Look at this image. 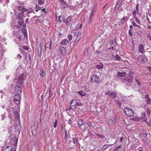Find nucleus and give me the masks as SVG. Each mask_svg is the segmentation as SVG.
I'll use <instances>...</instances> for the list:
<instances>
[{
  "label": "nucleus",
  "mask_w": 151,
  "mask_h": 151,
  "mask_svg": "<svg viewBox=\"0 0 151 151\" xmlns=\"http://www.w3.org/2000/svg\"><path fill=\"white\" fill-rule=\"evenodd\" d=\"M24 75L23 73L19 76L16 79V83L17 85H16L14 91L16 93V94H19L22 92V84L23 80V77Z\"/></svg>",
  "instance_id": "1"
},
{
  "label": "nucleus",
  "mask_w": 151,
  "mask_h": 151,
  "mask_svg": "<svg viewBox=\"0 0 151 151\" xmlns=\"http://www.w3.org/2000/svg\"><path fill=\"white\" fill-rule=\"evenodd\" d=\"M133 79L132 77L130 75H128L123 80L124 83H126L127 85H129L130 86H132V84L131 83L133 84L134 83L132 82Z\"/></svg>",
  "instance_id": "2"
},
{
  "label": "nucleus",
  "mask_w": 151,
  "mask_h": 151,
  "mask_svg": "<svg viewBox=\"0 0 151 151\" xmlns=\"http://www.w3.org/2000/svg\"><path fill=\"white\" fill-rule=\"evenodd\" d=\"M79 105V103L78 102V100L76 99H73L70 102V108L69 109H72L73 110L76 109L77 106Z\"/></svg>",
  "instance_id": "3"
},
{
  "label": "nucleus",
  "mask_w": 151,
  "mask_h": 151,
  "mask_svg": "<svg viewBox=\"0 0 151 151\" xmlns=\"http://www.w3.org/2000/svg\"><path fill=\"white\" fill-rule=\"evenodd\" d=\"M125 114L128 116H132L134 115L133 110L129 107H126L124 109Z\"/></svg>",
  "instance_id": "4"
},
{
  "label": "nucleus",
  "mask_w": 151,
  "mask_h": 151,
  "mask_svg": "<svg viewBox=\"0 0 151 151\" xmlns=\"http://www.w3.org/2000/svg\"><path fill=\"white\" fill-rule=\"evenodd\" d=\"M147 61V58L145 55H141L138 58V61L141 63H144Z\"/></svg>",
  "instance_id": "5"
},
{
  "label": "nucleus",
  "mask_w": 151,
  "mask_h": 151,
  "mask_svg": "<svg viewBox=\"0 0 151 151\" xmlns=\"http://www.w3.org/2000/svg\"><path fill=\"white\" fill-rule=\"evenodd\" d=\"M105 94H106L113 98H115L116 96V95L115 92L110 90H108L107 91L105 92Z\"/></svg>",
  "instance_id": "6"
},
{
  "label": "nucleus",
  "mask_w": 151,
  "mask_h": 151,
  "mask_svg": "<svg viewBox=\"0 0 151 151\" xmlns=\"http://www.w3.org/2000/svg\"><path fill=\"white\" fill-rule=\"evenodd\" d=\"M20 96L19 94H16L14 97V102L16 104L18 105L20 102Z\"/></svg>",
  "instance_id": "7"
},
{
  "label": "nucleus",
  "mask_w": 151,
  "mask_h": 151,
  "mask_svg": "<svg viewBox=\"0 0 151 151\" xmlns=\"http://www.w3.org/2000/svg\"><path fill=\"white\" fill-rule=\"evenodd\" d=\"M135 80L136 82L137 83V87L136 88H138V89H136L137 90H140V88L141 86L142 85V83L141 82V80L138 78H135Z\"/></svg>",
  "instance_id": "8"
},
{
  "label": "nucleus",
  "mask_w": 151,
  "mask_h": 151,
  "mask_svg": "<svg viewBox=\"0 0 151 151\" xmlns=\"http://www.w3.org/2000/svg\"><path fill=\"white\" fill-rule=\"evenodd\" d=\"M99 77L96 75H92L91 77V80L92 82H99Z\"/></svg>",
  "instance_id": "9"
},
{
  "label": "nucleus",
  "mask_w": 151,
  "mask_h": 151,
  "mask_svg": "<svg viewBox=\"0 0 151 151\" xmlns=\"http://www.w3.org/2000/svg\"><path fill=\"white\" fill-rule=\"evenodd\" d=\"M138 51L139 52L143 54L145 52V47L143 45H139L138 46Z\"/></svg>",
  "instance_id": "10"
},
{
  "label": "nucleus",
  "mask_w": 151,
  "mask_h": 151,
  "mask_svg": "<svg viewBox=\"0 0 151 151\" xmlns=\"http://www.w3.org/2000/svg\"><path fill=\"white\" fill-rule=\"evenodd\" d=\"M26 14H23V13H19L18 14V16L17 17V19L21 21H22L23 19H24L26 17L25 15Z\"/></svg>",
  "instance_id": "11"
},
{
  "label": "nucleus",
  "mask_w": 151,
  "mask_h": 151,
  "mask_svg": "<svg viewBox=\"0 0 151 151\" xmlns=\"http://www.w3.org/2000/svg\"><path fill=\"white\" fill-rule=\"evenodd\" d=\"M84 124V122L82 119H80L78 121V127L80 129H83L84 128V127H83V126Z\"/></svg>",
  "instance_id": "12"
},
{
  "label": "nucleus",
  "mask_w": 151,
  "mask_h": 151,
  "mask_svg": "<svg viewBox=\"0 0 151 151\" xmlns=\"http://www.w3.org/2000/svg\"><path fill=\"white\" fill-rule=\"evenodd\" d=\"M3 151H16L15 149L10 146H7L4 149Z\"/></svg>",
  "instance_id": "13"
},
{
  "label": "nucleus",
  "mask_w": 151,
  "mask_h": 151,
  "mask_svg": "<svg viewBox=\"0 0 151 151\" xmlns=\"http://www.w3.org/2000/svg\"><path fill=\"white\" fill-rule=\"evenodd\" d=\"M17 9L19 11H21L22 12L21 13H24L28 10L27 9L21 6H18Z\"/></svg>",
  "instance_id": "14"
},
{
  "label": "nucleus",
  "mask_w": 151,
  "mask_h": 151,
  "mask_svg": "<svg viewBox=\"0 0 151 151\" xmlns=\"http://www.w3.org/2000/svg\"><path fill=\"white\" fill-rule=\"evenodd\" d=\"M69 42V41H68L67 39H65L62 40L60 42V44L63 45H65Z\"/></svg>",
  "instance_id": "15"
},
{
  "label": "nucleus",
  "mask_w": 151,
  "mask_h": 151,
  "mask_svg": "<svg viewBox=\"0 0 151 151\" xmlns=\"http://www.w3.org/2000/svg\"><path fill=\"white\" fill-rule=\"evenodd\" d=\"M116 120L115 118H114L113 119H110L108 120L109 124L111 125H115L116 123Z\"/></svg>",
  "instance_id": "16"
},
{
  "label": "nucleus",
  "mask_w": 151,
  "mask_h": 151,
  "mask_svg": "<svg viewBox=\"0 0 151 151\" xmlns=\"http://www.w3.org/2000/svg\"><path fill=\"white\" fill-rule=\"evenodd\" d=\"M60 50L61 54L63 55H65L66 53V50L65 48L62 46L60 47Z\"/></svg>",
  "instance_id": "17"
},
{
  "label": "nucleus",
  "mask_w": 151,
  "mask_h": 151,
  "mask_svg": "<svg viewBox=\"0 0 151 151\" xmlns=\"http://www.w3.org/2000/svg\"><path fill=\"white\" fill-rule=\"evenodd\" d=\"M121 2L120 1H119L115 5V8L114 9V12H117L118 11L119 8L120 7V4H121Z\"/></svg>",
  "instance_id": "18"
},
{
  "label": "nucleus",
  "mask_w": 151,
  "mask_h": 151,
  "mask_svg": "<svg viewBox=\"0 0 151 151\" xmlns=\"http://www.w3.org/2000/svg\"><path fill=\"white\" fill-rule=\"evenodd\" d=\"M104 66L103 64L100 62L96 65V67L98 69H102Z\"/></svg>",
  "instance_id": "19"
},
{
  "label": "nucleus",
  "mask_w": 151,
  "mask_h": 151,
  "mask_svg": "<svg viewBox=\"0 0 151 151\" xmlns=\"http://www.w3.org/2000/svg\"><path fill=\"white\" fill-rule=\"evenodd\" d=\"M17 37L18 39L20 40H22L24 39V36H23V35L20 34V32L19 33V34L17 35Z\"/></svg>",
  "instance_id": "20"
},
{
  "label": "nucleus",
  "mask_w": 151,
  "mask_h": 151,
  "mask_svg": "<svg viewBox=\"0 0 151 151\" xmlns=\"http://www.w3.org/2000/svg\"><path fill=\"white\" fill-rule=\"evenodd\" d=\"M20 34L21 35H23V36H24V37L25 36H27V34L26 30L25 29H22V32H20Z\"/></svg>",
  "instance_id": "21"
},
{
  "label": "nucleus",
  "mask_w": 151,
  "mask_h": 151,
  "mask_svg": "<svg viewBox=\"0 0 151 151\" xmlns=\"http://www.w3.org/2000/svg\"><path fill=\"white\" fill-rule=\"evenodd\" d=\"M18 24L20 26L22 27H25L26 26V24L24 20L22 21V22L19 21Z\"/></svg>",
  "instance_id": "22"
},
{
  "label": "nucleus",
  "mask_w": 151,
  "mask_h": 151,
  "mask_svg": "<svg viewBox=\"0 0 151 151\" xmlns=\"http://www.w3.org/2000/svg\"><path fill=\"white\" fill-rule=\"evenodd\" d=\"M72 19V17L69 16L66 19V25H68L69 24V23Z\"/></svg>",
  "instance_id": "23"
},
{
  "label": "nucleus",
  "mask_w": 151,
  "mask_h": 151,
  "mask_svg": "<svg viewBox=\"0 0 151 151\" xmlns=\"http://www.w3.org/2000/svg\"><path fill=\"white\" fill-rule=\"evenodd\" d=\"M128 20V17L127 16H124L122 19L120 21V22L123 24L126 21Z\"/></svg>",
  "instance_id": "24"
},
{
  "label": "nucleus",
  "mask_w": 151,
  "mask_h": 151,
  "mask_svg": "<svg viewBox=\"0 0 151 151\" xmlns=\"http://www.w3.org/2000/svg\"><path fill=\"white\" fill-rule=\"evenodd\" d=\"M78 93L79 95L81 96H85L87 95V94L84 91H80L78 92Z\"/></svg>",
  "instance_id": "25"
},
{
  "label": "nucleus",
  "mask_w": 151,
  "mask_h": 151,
  "mask_svg": "<svg viewBox=\"0 0 151 151\" xmlns=\"http://www.w3.org/2000/svg\"><path fill=\"white\" fill-rule=\"evenodd\" d=\"M40 75L42 77H44L45 76L46 72L41 69L40 70Z\"/></svg>",
  "instance_id": "26"
},
{
  "label": "nucleus",
  "mask_w": 151,
  "mask_h": 151,
  "mask_svg": "<svg viewBox=\"0 0 151 151\" xmlns=\"http://www.w3.org/2000/svg\"><path fill=\"white\" fill-rule=\"evenodd\" d=\"M126 73L124 72H119L118 73V76L120 77H122L125 76Z\"/></svg>",
  "instance_id": "27"
},
{
  "label": "nucleus",
  "mask_w": 151,
  "mask_h": 151,
  "mask_svg": "<svg viewBox=\"0 0 151 151\" xmlns=\"http://www.w3.org/2000/svg\"><path fill=\"white\" fill-rule=\"evenodd\" d=\"M67 118L68 119V123L69 124H72V123L71 122V116L70 115H68L67 116H66Z\"/></svg>",
  "instance_id": "28"
},
{
  "label": "nucleus",
  "mask_w": 151,
  "mask_h": 151,
  "mask_svg": "<svg viewBox=\"0 0 151 151\" xmlns=\"http://www.w3.org/2000/svg\"><path fill=\"white\" fill-rule=\"evenodd\" d=\"M142 119L144 120V121H147V119L145 117V112L142 113V115L141 117Z\"/></svg>",
  "instance_id": "29"
},
{
  "label": "nucleus",
  "mask_w": 151,
  "mask_h": 151,
  "mask_svg": "<svg viewBox=\"0 0 151 151\" xmlns=\"http://www.w3.org/2000/svg\"><path fill=\"white\" fill-rule=\"evenodd\" d=\"M37 45L38 52H41V46L40 43H39V44H37Z\"/></svg>",
  "instance_id": "30"
},
{
  "label": "nucleus",
  "mask_w": 151,
  "mask_h": 151,
  "mask_svg": "<svg viewBox=\"0 0 151 151\" xmlns=\"http://www.w3.org/2000/svg\"><path fill=\"white\" fill-rule=\"evenodd\" d=\"M14 112L15 114V117L17 119H19V116L18 112L17 111H14Z\"/></svg>",
  "instance_id": "31"
},
{
  "label": "nucleus",
  "mask_w": 151,
  "mask_h": 151,
  "mask_svg": "<svg viewBox=\"0 0 151 151\" xmlns=\"http://www.w3.org/2000/svg\"><path fill=\"white\" fill-rule=\"evenodd\" d=\"M21 126L20 124H19L17 125H16L15 126V130L16 131H19L20 130V129Z\"/></svg>",
  "instance_id": "32"
},
{
  "label": "nucleus",
  "mask_w": 151,
  "mask_h": 151,
  "mask_svg": "<svg viewBox=\"0 0 151 151\" xmlns=\"http://www.w3.org/2000/svg\"><path fill=\"white\" fill-rule=\"evenodd\" d=\"M96 11V9L95 8H93L92 10L91 13V14L90 16H91L92 17V16L94 15V14L95 13Z\"/></svg>",
  "instance_id": "33"
},
{
  "label": "nucleus",
  "mask_w": 151,
  "mask_h": 151,
  "mask_svg": "<svg viewBox=\"0 0 151 151\" xmlns=\"http://www.w3.org/2000/svg\"><path fill=\"white\" fill-rule=\"evenodd\" d=\"M146 101V102H147L148 104H150L151 103V100L150 98H149L148 96L145 97Z\"/></svg>",
  "instance_id": "34"
},
{
  "label": "nucleus",
  "mask_w": 151,
  "mask_h": 151,
  "mask_svg": "<svg viewBox=\"0 0 151 151\" xmlns=\"http://www.w3.org/2000/svg\"><path fill=\"white\" fill-rule=\"evenodd\" d=\"M73 140L74 144H76L78 142V137H76L73 138Z\"/></svg>",
  "instance_id": "35"
},
{
  "label": "nucleus",
  "mask_w": 151,
  "mask_h": 151,
  "mask_svg": "<svg viewBox=\"0 0 151 151\" xmlns=\"http://www.w3.org/2000/svg\"><path fill=\"white\" fill-rule=\"evenodd\" d=\"M45 1V0H37V2L39 4H43L44 3Z\"/></svg>",
  "instance_id": "36"
},
{
  "label": "nucleus",
  "mask_w": 151,
  "mask_h": 151,
  "mask_svg": "<svg viewBox=\"0 0 151 151\" xmlns=\"http://www.w3.org/2000/svg\"><path fill=\"white\" fill-rule=\"evenodd\" d=\"M5 51L6 50L4 48H0V52L1 54H3Z\"/></svg>",
  "instance_id": "37"
},
{
  "label": "nucleus",
  "mask_w": 151,
  "mask_h": 151,
  "mask_svg": "<svg viewBox=\"0 0 151 151\" xmlns=\"http://www.w3.org/2000/svg\"><path fill=\"white\" fill-rule=\"evenodd\" d=\"M48 44H49V48L50 49H51L52 45V41L50 40V42H47V43L46 44V45H47Z\"/></svg>",
  "instance_id": "38"
},
{
  "label": "nucleus",
  "mask_w": 151,
  "mask_h": 151,
  "mask_svg": "<svg viewBox=\"0 0 151 151\" xmlns=\"http://www.w3.org/2000/svg\"><path fill=\"white\" fill-rule=\"evenodd\" d=\"M67 37L69 39V40L68 41L70 42L72 40L73 37L71 35H68Z\"/></svg>",
  "instance_id": "39"
},
{
  "label": "nucleus",
  "mask_w": 151,
  "mask_h": 151,
  "mask_svg": "<svg viewBox=\"0 0 151 151\" xmlns=\"http://www.w3.org/2000/svg\"><path fill=\"white\" fill-rule=\"evenodd\" d=\"M62 4H63V6L64 8L67 7L68 6V4L65 1H64Z\"/></svg>",
  "instance_id": "40"
},
{
  "label": "nucleus",
  "mask_w": 151,
  "mask_h": 151,
  "mask_svg": "<svg viewBox=\"0 0 151 151\" xmlns=\"http://www.w3.org/2000/svg\"><path fill=\"white\" fill-rule=\"evenodd\" d=\"M81 38V37L79 36V35H78L77 37H76V39H75V40L74 41L75 42H78V40H79Z\"/></svg>",
  "instance_id": "41"
},
{
  "label": "nucleus",
  "mask_w": 151,
  "mask_h": 151,
  "mask_svg": "<svg viewBox=\"0 0 151 151\" xmlns=\"http://www.w3.org/2000/svg\"><path fill=\"white\" fill-rule=\"evenodd\" d=\"M116 59L117 60H119L120 59L121 57L119 56L118 55H116L115 56Z\"/></svg>",
  "instance_id": "42"
},
{
  "label": "nucleus",
  "mask_w": 151,
  "mask_h": 151,
  "mask_svg": "<svg viewBox=\"0 0 151 151\" xmlns=\"http://www.w3.org/2000/svg\"><path fill=\"white\" fill-rule=\"evenodd\" d=\"M136 22V23L138 24H141V23L140 21L138 19V18L136 19H135Z\"/></svg>",
  "instance_id": "43"
},
{
  "label": "nucleus",
  "mask_w": 151,
  "mask_h": 151,
  "mask_svg": "<svg viewBox=\"0 0 151 151\" xmlns=\"http://www.w3.org/2000/svg\"><path fill=\"white\" fill-rule=\"evenodd\" d=\"M108 147V145H105L103 146V148L104 150H106Z\"/></svg>",
  "instance_id": "44"
},
{
  "label": "nucleus",
  "mask_w": 151,
  "mask_h": 151,
  "mask_svg": "<svg viewBox=\"0 0 151 151\" xmlns=\"http://www.w3.org/2000/svg\"><path fill=\"white\" fill-rule=\"evenodd\" d=\"M79 32L78 31H76L74 33V36H77L79 35Z\"/></svg>",
  "instance_id": "45"
},
{
  "label": "nucleus",
  "mask_w": 151,
  "mask_h": 151,
  "mask_svg": "<svg viewBox=\"0 0 151 151\" xmlns=\"http://www.w3.org/2000/svg\"><path fill=\"white\" fill-rule=\"evenodd\" d=\"M57 120L56 119L55 120V122H54V124L53 125V127L54 128H56L57 126Z\"/></svg>",
  "instance_id": "46"
},
{
  "label": "nucleus",
  "mask_w": 151,
  "mask_h": 151,
  "mask_svg": "<svg viewBox=\"0 0 151 151\" xmlns=\"http://www.w3.org/2000/svg\"><path fill=\"white\" fill-rule=\"evenodd\" d=\"M86 124L89 126H93V124L89 121L87 122Z\"/></svg>",
  "instance_id": "47"
},
{
  "label": "nucleus",
  "mask_w": 151,
  "mask_h": 151,
  "mask_svg": "<svg viewBox=\"0 0 151 151\" xmlns=\"http://www.w3.org/2000/svg\"><path fill=\"white\" fill-rule=\"evenodd\" d=\"M147 113L148 115H150V110L149 108H147Z\"/></svg>",
  "instance_id": "48"
},
{
  "label": "nucleus",
  "mask_w": 151,
  "mask_h": 151,
  "mask_svg": "<svg viewBox=\"0 0 151 151\" xmlns=\"http://www.w3.org/2000/svg\"><path fill=\"white\" fill-rule=\"evenodd\" d=\"M96 135L97 136H98L99 137L101 138V139H102L104 137V136L103 135H101V134H97Z\"/></svg>",
  "instance_id": "49"
},
{
  "label": "nucleus",
  "mask_w": 151,
  "mask_h": 151,
  "mask_svg": "<svg viewBox=\"0 0 151 151\" xmlns=\"http://www.w3.org/2000/svg\"><path fill=\"white\" fill-rule=\"evenodd\" d=\"M62 18V16H59L58 17V20L59 22H62V20H61V18Z\"/></svg>",
  "instance_id": "50"
},
{
  "label": "nucleus",
  "mask_w": 151,
  "mask_h": 151,
  "mask_svg": "<svg viewBox=\"0 0 151 151\" xmlns=\"http://www.w3.org/2000/svg\"><path fill=\"white\" fill-rule=\"evenodd\" d=\"M132 24L133 25V26L134 27H137V25L134 22V21H133L132 22Z\"/></svg>",
  "instance_id": "51"
},
{
  "label": "nucleus",
  "mask_w": 151,
  "mask_h": 151,
  "mask_svg": "<svg viewBox=\"0 0 151 151\" xmlns=\"http://www.w3.org/2000/svg\"><path fill=\"white\" fill-rule=\"evenodd\" d=\"M92 17L90 16V17L89 18V19L88 20V22L89 23H91V22L92 20V19H92Z\"/></svg>",
  "instance_id": "52"
},
{
  "label": "nucleus",
  "mask_w": 151,
  "mask_h": 151,
  "mask_svg": "<svg viewBox=\"0 0 151 151\" xmlns=\"http://www.w3.org/2000/svg\"><path fill=\"white\" fill-rule=\"evenodd\" d=\"M129 34L131 36H132L133 35L132 32H131V30H129Z\"/></svg>",
  "instance_id": "53"
},
{
  "label": "nucleus",
  "mask_w": 151,
  "mask_h": 151,
  "mask_svg": "<svg viewBox=\"0 0 151 151\" xmlns=\"http://www.w3.org/2000/svg\"><path fill=\"white\" fill-rule=\"evenodd\" d=\"M17 56V58L18 59H20L22 58V56L20 54H18Z\"/></svg>",
  "instance_id": "54"
},
{
  "label": "nucleus",
  "mask_w": 151,
  "mask_h": 151,
  "mask_svg": "<svg viewBox=\"0 0 151 151\" xmlns=\"http://www.w3.org/2000/svg\"><path fill=\"white\" fill-rule=\"evenodd\" d=\"M23 48L27 50H28L29 49L28 47L27 46H24L23 47Z\"/></svg>",
  "instance_id": "55"
},
{
  "label": "nucleus",
  "mask_w": 151,
  "mask_h": 151,
  "mask_svg": "<svg viewBox=\"0 0 151 151\" xmlns=\"http://www.w3.org/2000/svg\"><path fill=\"white\" fill-rule=\"evenodd\" d=\"M62 20L63 21V22L65 23V24H66V19H65V18H62Z\"/></svg>",
  "instance_id": "56"
},
{
  "label": "nucleus",
  "mask_w": 151,
  "mask_h": 151,
  "mask_svg": "<svg viewBox=\"0 0 151 151\" xmlns=\"http://www.w3.org/2000/svg\"><path fill=\"white\" fill-rule=\"evenodd\" d=\"M137 34L139 35H142V32H141V31L140 30H139V31H138L137 32Z\"/></svg>",
  "instance_id": "57"
},
{
  "label": "nucleus",
  "mask_w": 151,
  "mask_h": 151,
  "mask_svg": "<svg viewBox=\"0 0 151 151\" xmlns=\"http://www.w3.org/2000/svg\"><path fill=\"white\" fill-rule=\"evenodd\" d=\"M150 16H151V15L150 14H147V16H146V17H147V19H148V20L150 22V21H149V18H148V17H150Z\"/></svg>",
  "instance_id": "58"
},
{
  "label": "nucleus",
  "mask_w": 151,
  "mask_h": 151,
  "mask_svg": "<svg viewBox=\"0 0 151 151\" xmlns=\"http://www.w3.org/2000/svg\"><path fill=\"white\" fill-rule=\"evenodd\" d=\"M35 23H38L40 22V20L39 19H37L35 21Z\"/></svg>",
  "instance_id": "59"
},
{
  "label": "nucleus",
  "mask_w": 151,
  "mask_h": 151,
  "mask_svg": "<svg viewBox=\"0 0 151 151\" xmlns=\"http://www.w3.org/2000/svg\"><path fill=\"white\" fill-rule=\"evenodd\" d=\"M88 53V50L87 49H86L84 50V54L85 55H86Z\"/></svg>",
  "instance_id": "60"
},
{
  "label": "nucleus",
  "mask_w": 151,
  "mask_h": 151,
  "mask_svg": "<svg viewBox=\"0 0 151 151\" xmlns=\"http://www.w3.org/2000/svg\"><path fill=\"white\" fill-rule=\"evenodd\" d=\"M147 136V134L146 133H144L143 134V136L144 137H146Z\"/></svg>",
  "instance_id": "61"
},
{
  "label": "nucleus",
  "mask_w": 151,
  "mask_h": 151,
  "mask_svg": "<svg viewBox=\"0 0 151 151\" xmlns=\"http://www.w3.org/2000/svg\"><path fill=\"white\" fill-rule=\"evenodd\" d=\"M29 18H27L25 20V22L26 23H28L29 21Z\"/></svg>",
  "instance_id": "62"
},
{
  "label": "nucleus",
  "mask_w": 151,
  "mask_h": 151,
  "mask_svg": "<svg viewBox=\"0 0 151 151\" xmlns=\"http://www.w3.org/2000/svg\"><path fill=\"white\" fill-rule=\"evenodd\" d=\"M34 127L35 128V129L36 130H37L38 129V126L36 125H34Z\"/></svg>",
  "instance_id": "63"
},
{
  "label": "nucleus",
  "mask_w": 151,
  "mask_h": 151,
  "mask_svg": "<svg viewBox=\"0 0 151 151\" xmlns=\"http://www.w3.org/2000/svg\"><path fill=\"white\" fill-rule=\"evenodd\" d=\"M147 37L149 38L150 40L151 41V36L149 34H148L147 35Z\"/></svg>",
  "instance_id": "64"
}]
</instances>
